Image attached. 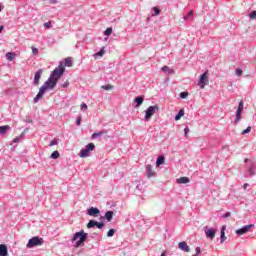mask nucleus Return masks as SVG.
Wrapping results in <instances>:
<instances>
[{"label":"nucleus","instance_id":"23","mask_svg":"<svg viewBox=\"0 0 256 256\" xmlns=\"http://www.w3.org/2000/svg\"><path fill=\"white\" fill-rule=\"evenodd\" d=\"M183 115H185V110L180 109L178 114L175 116V121H179V119H181V117H183Z\"/></svg>","mask_w":256,"mask_h":256},{"label":"nucleus","instance_id":"46","mask_svg":"<svg viewBox=\"0 0 256 256\" xmlns=\"http://www.w3.org/2000/svg\"><path fill=\"white\" fill-rule=\"evenodd\" d=\"M20 139H21V137L14 138L13 143H19Z\"/></svg>","mask_w":256,"mask_h":256},{"label":"nucleus","instance_id":"55","mask_svg":"<svg viewBox=\"0 0 256 256\" xmlns=\"http://www.w3.org/2000/svg\"><path fill=\"white\" fill-rule=\"evenodd\" d=\"M0 11H1V5H0Z\"/></svg>","mask_w":256,"mask_h":256},{"label":"nucleus","instance_id":"24","mask_svg":"<svg viewBox=\"0 0 256 256\" xmlns=\"http://www.w3.org/2000/svg\"><path fill=\"white\" fill-rule=\"evenodd\" d=\"M165 163V157L164 156H159L156 165L159 167V165H163Z\"/></svg>","mask_w":256,"mask_h":256},{"label":"nucleus","instance_id":"11","mask_svg":"<svg viewBox=\"0 0 256 256\" xmlns=\"http://www.w3.org/2000/svg\"><path fill=\"white\" fill-rule=\"evenodd\" d=\"M41 75H43V69H39L34 76V85H39V81H41Z\"/></svg>","mask_w":256,"mask_h":256},{"label":"nucleus","instance_id":"16","mask_svg":"<svg viewBox=\"0 0 256 256\" xmlns=\"http://www.w3.org/2000/svg\"><path fill=\"white\" fill-rule=\"evenodd\" d=\"M16 57L17 54L15 52L6 53V58L8 59V61H14Z\"/></svg>","mask_w":256,"mask_h":256},{"label":"nucleus","instance_id":"40","mask_svg":"<svg viewBox=\"0 0 256 256\" xmlns=\"http://www.w3.org/2000/svg\"><path fill=\"white\" fill-rule=\"evenodd\" d=\"M237 111L243 112V101H240Z\"/></svg>","mask_w":256,"mask_h":256},{"label":"nucleus","instance_id":"12","mask_svg":"<svg viewBox=\"0 0 256 256\" xmlns=\"http://www.w3.org/2000/svg\"><path fill=\"white\" fill-rule=\"evenodd\" d=\"M178 247L179 249H181V251H184L185 253H189V251H191L189 245H187V242H180L178 244Z\"/></svg>","mask_w":256,"mask_h":256},{"label":"nucleus","instance_id":"41","mask_svg":"<svg viewBox=\"0 0 256 256\" xmlns=\"http://www.w3.org/2000/svg\"><path fill=\"white\" fill-rule=\"evenodd\" d=\"M250 19H256V11H252L249 15Z\"/></svg>","mask_w":256,"mask_h":256},{"label":"nucleus","instance_id":"14","mask_svg":"<svg viewBox=\"0 0 256 256\" xmlns=\"http://www.w3.org/2000/svg\"><path fill=\"white\" fill-rule=\"evenodd\" d=\"M0 256H9V251L7 250V245L0 244Z\"/></svg>","mask_w":256,"mask_h":256},{"label":"nucleus","instance_id":"5","mask_svg":"<svg viewBox=\"0 0 256 256\" xmlns=\"http://www.w3.org/2000/svg\"><path fill=\"white\" fill-rule=\"evenodd\" d=\"M91 151H95L94 143H89L88 145H86L85 149H82L80 151V157H82V159H85V157H89V153H91Z\"/></svg>","mask_w":256,"mask_h":256},{"label":"nucleus","instance_id":"47","mask_svg":"<svg viewBox=\"0 0 256 256\" xmlns=\"http://www.w3.org/2000/svg\"><path fill=\"white\" fill-rule=\"evenodd\" d=\"M185 136L187 137L189 135V128L184 129Z\"/></svg>","mask_w":256,"mask_h":256},{"label":"nucleus","instance_id":"51","mask_svg":"<svg viewBox=\"0 0 256 256\" xmlns=\"http://www.w3.org/2000/svg\"><path fill=\"white\" fill-rule=\"evenodd\" d=\"M196 251H197V253H201V248L197 247Z\"/></svg>","mask_w":256,"mask_h":256},{"label":"nucleus","instance_id":"37","mask_svg":"<svg viewBox=\"0 0 256 256\" xmlns=\"http://www.w3.org/2000/svg\"><path fill=\"white\" fill-rule=\"evenodd\" d=\"M236 75H237L238 77H241V75H243V70L240 69V68H237V69H236Z\"/></svg>","mask_w":256,"mask_h":256},{"label":"nucleus","instance_id":"6","mask_svg":"<svg viewBox=\"0 0 256 256\" xmlns=\"http://www.w3.org/2000/svg\"><path fill=\"white\" fill-rule=\"evenodd\" d=\"M208 72H205L204 74H202L200 76V80L198 82V85L201 89H205V85H207V83H209V78H208Z\"/></svg>","mask_w":256,"mask_h":256},{"label":"nucleus","instance_id":"4","mask_svg":"<svg viewBox=\"0 0 256 256\" xmlns=\"http://www.w3.org/2000/svg\"><path fill=\"white\" fill-rule=\"evenodd\" d=\"M158 111L159 106L157 105L148 107V109L146 110V114L144 116L145 121H150L151 117H153V115H155Z\"/></svg>","mask_w":256,"mask_h":256},{"label":"nucleus","instance_id":"36","mask_svg":"<svg viewBox=\"0 0 256 256\" xmlns=\"http://www.w3.org/2000/svg\"><path fill=\"white\" fill-rule=\"evenodd\" d=\"M247 133H251V126H248L247 129L242 131V135H247Z\"/></svg>","mask_w":256,"mask_h":256},{"label":"nucleus","instance_id":"39","mask_svg":"<svg viewBox=\"0 0 256 256\" xmlns=\"http://www.w3.org/2000/svg\"><path fill=\"white\" fill-rule=\"evenodd\" d=\"M248 173H249V175H255V168L254 167H250L248 169Z\"/></svg>","mask_w":256,"mask_h":256},{"label":"nucleus","instance_id":"17","mask_svg":"<svg viewBox=\"0 0 256 256\" xmlns=\"http://www.w3.org/2000/svg\"><path fill=\"white\" fill-rule=\"evenodd\" d=\"M144 98L143 96H138L135 98L134 103H137L136 107L143 105Z\"/></svg>","mask_w":256,"mask_h":256},{"label":"nucleus","instance_id":"50","mask_svg":"<svg viewBox=\"0 0 256 256\" xmlns=\"http://www.w3.org/2000/svg\"><path fill=\"white\" fill-rule=\"evenodd\" d=\"M248 187H249V184H248V183H246V184L243 185V189H247Z\"/></svg>","mask_w":256,"mask_h":256},{"label":"nucleus","instance_id":"15","mask_svg":"<svg viewBox=\"0 0 256 256\" xmlns=\"http://www.w3.org/2000/svg\"><path fill=\"white\" fill-rule=\"evenodd\" d=\"M225 229H227V226H222L221 231H220L221 243H225V241L227 240V237H225Z\"/></svg>","mask_w":256,"mask_h":256},{"label":"nucleus","instance_id":"43","mask_svg":"<svg viewBox=\"0 0 256 256\" xmlns=\"http://www.w3.org/2000/svg\"><path fill=\"white\" fill-rule=\"evenodd\" d=\"M57 143H58L57 140L54 139V140H52V141L50 142L49 146H50V147H53V146L57 145Z\"/></svg>","mask_w":256,"mask_h":256},{"label":"nucleus","instance_id":"53","mask_svg":"<svg viewBox=\"0 0 256 256\" xmlns=\"http://www.w3.org/2000/svg\"><path fill=\"white\" fill-rule=\"evenodd\" d=\"M24 135H25L24 133L20 134V136H19V137H20V139H21V137H24Z\"/></svg>","mask_w":256,"mask_h":256},{"label":"nucleus","instance_id":"10","mask_svg":"<svg viewBox=\"0 0 256 256\" xmlns=\"http://www.w3.org/2000/svg\"><path fill=\"white\" fill-rule=\"evenodd\" d=\"M146 169H147V174L146 175H147L148 179H151V177H155L157 175V172H155L153 170V167L151 166V164H148L146 166Z\"/></svg>","mask_w":256,"mask_h":256},{"label":"nucleus","instance_id":"31","mask_svg":"<svg viewBox=\"0 0 256 256\" xmlns=\"http://www.w3.org/2000/svg\"><path fill=\"white\" fill-rule=\"evenodd\" d=\"M103 134H104L103 131L98 132V133H93V134L91 135V139H95L96 137H101V135H103Z\"/></svg>","mask_w":256,"mask_h":256},{"label":"nucleus","instance_id":"8","mask_svg":"<svg viewBox=\"0 0 256 256\" xmlns=\"http://www.w3.org/2000/svg\"><path fill=\"white\" fill-rule=\"evenodd\" d=\"M217 233V228H206L205 235L208 239H215V234Z\"/></svg>","mask_w":256,"mask_h":256},{"label":"nucleus","instance_id":"34","mask_svg":"<svg viewBox=\"0 0 256 256\" xmlns=\"http://www.w3.org/2000/svg\"><path fill=\"white\" fill-rule=\"evenodd\" d=\"M43 25L46 29H51V27H53V25L51 24V21H48V22L44 23Z\"/></svg>","mask_w":256,"mask_h":256},{"label":"nucleus","instance_id":"44","mask_svg":"<svg viewBox=\"0 0 256 256\" xmlns=\"http://www.w3.org/2000/svg\"><path fill=\"white\" fill-rule=\"evenodd\" d=\"M76 125H81V116L76 119Z\"/></svg>","mask_w":256,"mask_h":256},{"label":"nucleus","instance_id":"9","mask_svg":"<svg viewBox=\"0 0 256 256\" xmlns=\"http://www.w3.org/2000/svg\"><path fill=\"white\" fill-rule=\"evenodd\" d=\"M99 213H101V211L99 210V208L96 207H90L87 210V215H89L90 217H99Z\"/></svg>","mask_w":256,"mask_h":256},{"label":"nucleus","instance_id":"28","mask_svg":"<svg viewBox=\"0 0 256 256\" xmlns=\"http://www.w3.org/2000/svg\"><path fill=\"white\" fill-rule=\"evenodd\" d=\"M111 33H113V28H107L104 31V35H106V37H109V35H111Z\"/></svg>","mask_w":256,"mask_h":256},{"label":"nucleus","instance_id":"2","mask_svg":"<svg viewBox=\"0 0 256 256\" xmlns=\"http://www.w3.org/2000/svg\"><path fill=\"white\" fill-rule=\"evenodd\" d=\"M87 237L88 234L83 230L76 232L72 238V241H76L75 247H82L85 244V241H87Z\"/></svg>","mask_w":256,"mask_h":256},{"label":"nucleus","instance_id":"13","mask_svg":"<svg viewBox=\"0 0 256 256\" xmlns=\"http://www.w3.org/2000/svg\"><path fill=\"white\" fill-rule=\"evenodd\" d=\"M60 63H62L64 69L65 67H73V59L71 57L64 59V61Z\"/></svg>","mask_w":256,"mask_h":256},{"label":"nucleus","instance_id":"29","mask_svg":"<svg viewBox=\"0 0 256 256\" xmlns=\"http://www.w3.org/2000/svg\"><path fill=\"white\" fill-rule=\"evenodd\" d=\"M161 71L163 72L168 71L169 74L173 73V69H170L169 66H163Z\"/></svg>","mask_w":256,"mask_h":256},{"label":"nucleus","instance_id":"25","mask_svg":"<svg viewBox=\"0 0 256 256\" xmlns=\"http://www.w3.org/2000/svg\"><path fill=\"white\" fill-rule=\"evenodd\" d=\"M97 225V221L95 220H90L88 223H87V229H92V227H96Z\"/></svg>","mask_w":256,"mask_h":256},{"label":"nucleus","instance_id":"45","mask_svg":"<svg viewBox=\"0 0 256 256\" xmlns=\"http://www.w3.org/2000/svg\"><path fill=\"white\" fill-rule=\"evenodd\" d=\"M63 88H67L69 87V80H67L64 84H62Z\"/></svg>","mask_w":256,"mask_h":256},{"label":"nucleus","instance_id":"27","mask_svg":"<svg viewBox=\"0 0 256 256\" xmlns=\"http://www.w3.org/2000/svg\"><path fill=\"white\" fill-rule=\"evenodd\" d=\"M59 157H60L59 151H54L51 154V159H59Z\"/></svg>","mask_w":256,"mask_h":256},{"label":"nucleus","instance_id":"20","mask_svg":"<svg viewBox=\"0 0 256 256\" xmlns=\"http://www.w3.org/2000/svg\"><path fill=\"white\" fill-rule=\"evenodd\" d=\"M105 219H106L108 222L113 221V211H107L106 214H105Z\"/></svg>","mask_w":256,"mask_h":256},{"label":"nucleus","instance_id":"42","mask_svg":"<svg viewBox=\"0 0 256 256\" xmlns=\"http://www.w3.org/2000/svg\"><path fill=\"white\" fill-rule=\"evenodd\" d=\"M81 111H87L88 107H87V104L83 103L81 104Z\"/></svg>","mask_w":256,"mask_h":256},{"label":"nucleus","instance_id":"32","mask_svg":"<svg viewBox=\"0 0 256 256\" xmlns=\"http://www.w3.org/2000/svg\"><path fill=\"white\" fill-rule=\"evenodd\" d=\"M189 97V92H181L180 93V98L181 99H187Z\"/></svg>","mask_w":256,"mask_h":256},{"label":"nucleus","instance_id":"26","mask_svg":"<svg viewBox=\"0 0 256 256\" xmlns=\"http://www.w3.org/2000/svg\"><path fill=\"white\" fill-rule=\"evenodd\" d=\"M152 9L154 11V13L152 14V17H155L159 15V13H161V10L158 7H153Z\"/></svg>","mask_w":256,"mask_h":256},{"label":"nucleus","instance_id":"18","mask_svg":"<svg viewBox=\"0 0 256 256\" xmlns=\"http://www.w3.org/2000/svg\"><path fill=\"white\" fill-rule=\"evenodd\" d=\"M189 177H181V178H178L177 179V183L178 184H187V183H189Z\"/></svg>","mask_w":256,"mask_h":256},{"label":"nucleus","instance_id":"35","mask_svg":"<svg viewBox=\"0 0 256 256\" xmlns=\"http://www.w3.org/2000/svg\"><path fill=\"white\" fill-rule=\"evenodd\" d=\"M33 55H39V49L35 48V46L31 47Z\"/></svg>","mask_w":256,"mask_h":256},{"label":"nucleus","instance_id":"33","mask_svg":"<svg viewBox=\"0 0 256 256\" xmlns=\"http://www.w3.org/2000/svg\"><path fill=\"white\" fill-rule=\"evenodd\" d=\"M113 235H115V229H110V230L107 232V237H113Z\"/></svg>","mask_w":256,"mask_h":256},{"label":"nucleus","instance_id":"7","mask_svg":"<svg viewBox=\"0 0 256 256\" xmlns=\"http://www.w3.org/2000/svg\"><path fill=\"white\" fill-rule=\"evenodd\" d=\"M253 227H255V225L249 224L244 226L243 228L237 229L236 235H245V233H249L251 229H253Z\"/></svg>","mask_w":256,"mask_h":256},{"label":"nucleus","instance_id":"21","mask_svg":"<svg viewBox=\"0 0 256 256\" xmlns=\"http://www.w3.org/2000/svg\"><path fill=\"white\" fill-rule=\"evenodd\" d=\"M105 55V47H103L99 52L94 54V58L98 59V57H103Z\"/></svg>","mask_w":256,"mask_h":256},{"label":"nucleus","instance_id":"38","mask_svg":"<svg viewBox=\"0 0 256 256\" xmlns=\"http://www.w3.org/2000/svg\"><path fill=\"white\" fill-rule=\"evenodd\" d=\"M96 227L98 229H103L105 227V224L101 223V222H96Z\"/></svg>","mask_w":256,"mask_h":256},{"label":"nucleus","instance_id":"54","mask_svg":"<svg viewBox=\"0 0 256 256\" xmlns=\"http://www.w3.org/2000/svg\"><path fill=\"white\" fill-rule=\"evenodd\" d=\"M166 255V253L165 252H163L162 254H161V256H165Z\"/></svg>","mask_w":256,"mask_h":256},{"label":"nucleus","instance_id":"30","mask_svg":"<svg viewBox=\"0 0 256 256\" xmlns=\"http://www.w3.org/2000/svg\"><path fill=\"white\" fill-rule=\"evenodd\" d=\"M102 89H104L105 91H111V89H113V85L108 84L105 86H101Z\"/></svg>","mask_w":256,"mask_h":256},{"label":"nucleus","instance_id":"19","mask_svg":"<svg viewBox=\"0 0 256 256\" xmlns=\"http://www.w3.org/2000/svg\"><path fill=\"white\" fill-rule=\"evenodd\" d=\"M10 127L9 125L0 126V135H5L7 131H9Z\"/></svg>","mask_w":256,"mask_h":256},{"label":"nucleus","instance_id":"52","mask_svg":"<svg viewBox=\"0 0 256 256\" xmlns=\"http://www.w3.org/2000/svg\"><path fill=\"white\" fill-rule=\"evenodd\" d=\"M4 27L0 26V33L3 31Z\"/></svg>","mask_w":256,"mask_h":256},{"label":"nucleus","instance_id":"1","mask_svg":"<svg viewBox=\"0 0 256 256\" xmlns=\"http://www.w3.org/2000/svg\"><path fill=\"white\" fill-rule=\"evenodd\" d=\"M63 73H65V67L63 66V63H60L59 66L53 70L44 85L40 87L38 94L34 98V103H38L39 99H43V95H45V91H47V89L53 90L57 87V83L59 82V79L63 77Z\"/></svg>","mask_w":256,"mask_h":256},{"label":"nucleus","instance_id":"49","mask_svg":"<svg viewBox=\"0 0 256 256\" xmlns=\"http://www.w3.org/2000/svg\"><path fill=\"white\" fill-rule=\"evenodd\" d=\"M191 15H193V11H190V12L188 13V15L185 16V19H187V17H191Z\"/></svg>","mask_w":256,"mask_h":256},{"label":"nucleus","instance_id":"3","mask_svg":"<svg viewBox=\"0 0 256 256\" xmlns=\"http://www.w3.org/2000/svg\"><path fill=\"white\" fill-rule=\"evenodd\" d=\"M43 243H45V240L42 237L34 236L28 241L26 247L27 249H33V247H41Z\"/></svg>","mask_w":256,"mask_h":256},{"label":"nucleus","instance_id":"48","mask_svg":"<svg viewBox=\"0 0 256 256\" xmlns=\"http://www.w3.org/2000/svg\"><path fill=\"white\" fill-rule=\"evenodd\" d=\"M227 217H231V213L227 212L226 214H224V218L227 219Z\"/></svg>","mask_w":256,"mask_h":256},{"label":"nucleus","instance_id":"22","mask_svg":"<svg viewBox=\"0 0 256 256\" xmlns=\"http://www.w3.org/2000/svg\"><path fill=\"white\" fill-rule=\"evenodd\" d=\"M241 111L237 110L236 112V119L234 120V125H237L241 121Z\"/></svg>","mask_w":256,"mask_h":256}]
</instances>
